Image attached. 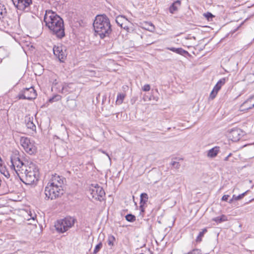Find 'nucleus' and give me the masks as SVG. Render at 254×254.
Listing matches in <instances>:
<instances>
[{"label": "nucleus", "instance_id": "obj_1", "mask_svg": "<svg viewBox=\"0 0 254 254\" xmlns=\"http://www.w3.org/2000/svg\"><path fill=\"white\" fill-rule=\"evenodd\" d=\"M44 22L51 34L60 39L65 36L64 20L56 12L52 10H46Z\"/></svg>", "mask_w": 254, "mask_h": 254}, {"label": "nucleus", "instance_id": "obj_2", "mask_svg": "<svg viewBox=\"0 0 254 254\" xmlns=\"http://www.w3.org/2000/svg\"><path fill=\"white\" fill-rule=\"evenodd\" d=\"M93 25L95 32L101 39L110 37L112 31V25L109 18L106 14L97 15Z\"/></svg>", "mask_w": 254, "mask_h": 254}, {"label": "nucleus", "instance_id": "obj_3", "mask_svg": "<svg viewBox=\"0 0 254 254\" xmlns=\"http://www.w3.org/2000/svg\"><path fill=\"white\" fill-rule=\"evenodd\" d=\"M25 167L24 174L26 182L25 183L26 184H31L35 181L38 180L37 177L39 174V169L36 165L32 162H30Z\"/></svg>", "mask_w": 254, "mask_h": 254}, {"label": "nucleus", "instance_id": "obj_4", "mask_svg": "<svg viewBox=\"0 0 254 254\" xmlns=\"http://www.w3.org/2000/svg\"><path fill=\"white\" fill-rule=\"evenodd\" d=\"M75 219L71 217H67L63 219L58 220L55 225L56 230L61 233H63L72 227Z\"/></svg>", "mask_w": 254, "mask_h": 254}, {"label": "nucleus", "instance_id": "obj_5", "mask_svg": "<svg viewBox=\"0 0 254 254\" xmlns=\"http://www.w3.org/2000/svg\"><path fill=\"white\" fill-rule=\"evenodd\" d=\"M65 180V179L64 178L58 175L57 174L53 175L51 180L46 187L45 190H54V188L58 189V190H63V189L61 188H62Z\"/></svg>", "mask_w": 254, "mask_h": 254}, {"label": "nucleus", "instance_id": "obj_6", "mask_svg": "<svg viewBox=\"0 0 254 254\" xmlns=\"http://www.w3.org/2000/svg\"><path fill=\"white\" fill-rule=\"evenodd\" d=\"M20 142L24 150L29 154L32 155L36 152L37 148L34 145V142L29 138L21 137Z\"/></svg>", "mask_w": 254, "mask_h": 254}, {"label": "nucleus", "instance_id": "obj_7", "mask_svg": "<svg viewBox=\"0 0 254 254\" xmlns=\"http://www.w3.org/2000/svg\"><path fill=\"white\" fill-rule=\"evenodd\" d=\"M53 51L55 56L58 59L61 63L65 62L66 59L67 53L66 47L63 45L56 46L53 47Z\"/></svg>", "mask_w": 254, "mask_h": 254}, {"label": "nucleus", "instance_id": "obj_8", "mask_svg": "<svg viewBox=\"0 0 254 254\" xmlns=\"http://www.w3.org/2000/svg\"><path fill=\"white\" fill-rule=\"evenodd\" d=\"M37 93L34 88L31 86L29 88H25L21 90L18 95L19 99H27L32 100L36 98Z\"/></svg>", "mask_w": 254, "mask_h": 254}, {"label": "nucleus", "instance_id": "obj_9", "mask_svg": "<svg viewBox=\"0 0 254 254\" xmlns=\"http://www.w3.org/2000/svg\"><path fill=\"white\" fill-rule=\"evenodd\" d=\"M15 7L21 11H28L32 4V0H11Z\"/></svg>", "mask_w": 254, "mask_h": 254}, {"label": "nucleus", "instance_id": "obj_10", "mask_svg": "<svg viewBox=\"0 0 254 254\" xmlns=\"http://www.w3.org/2000/svg\"><path fill=\"white\" fill-rule=\"evenodd\" d=\"M57 90L62 94H69L75 91V85L73 83L64 82L62 84V88L57 87Z\"/></svg>", "mask_w": 254, "mask_h": 254}, {"label": "nucleus", "instance_id": "obj_11", "mask_svg": "<svg viewBox=\"0 0 254 254\" xmlns=\"http://www.w3.org/2000/svg\"><path fill=\"white\" fill-rule=\"evenodd\" d=\"M243 132L242 130L238 128L231 129L228 134V137L234 142L239 141L241 136Z\"/></svg>", "mask_w": 254, "mask_h": 254}, {"label": "nucleus", "instance_id": "obj_12", "mask_svg": "<svg viewBox=\"0 0 254 254\" xmlns=\"http://www.w3.org/2000/svg\"><path fill=\"white\" fill-rule=\"evenodd\" d=\"M88 197H91L95 200L102 201L105 200V191H89Z\"/></svg>", "mask_w": 254, "mask_h": 254}, {"label": "nucleus", "instance_id": "obj_13", "mask_svg": "<svg viewBox=\"0 0 254 254\" xmlns=\"http://www.w3.org/2000/svg\"><path fill=\"white\" fill-rule=\"evenodd\" d=\"M148 196L147 193H142L140 194V209L141 212H144V205L147 202Z\"/></svg>", "mask_w": 254, "mask_h": 254}, {"label": "nucleus", "instance_id": "obj_14", "mask_svg": "<svg viewBox=\"0 0 254 254\" xmlns=\"http://www.w3.org/2000/svg\"><path fill=\"white\" fill-rule=\"evenodd\" d=\"M167 49L173 52L176 53L182 56H185L186 55H190L189 53L187 51L184 50L182 48H177L174 47H168Z\"/></svg>", "mask_w": 254, "mask_h": 254}, {"label": "nucleus", "instance_id": "obj_15", "mask_svg": "<svg viewBox=\"0 0 254 254\" xmlns=\"http://www.w3.org/2000/svg\"><path fill=\"white\" fill-rule=\"evenodd\" d=\"M181 1L180 0H177L175 1L169 7V12L172 14L174 13L178 10L179 8L181 6Z\"/></svg>", "mask_w": 254, "mask_h": 254}, {"label": "nucleus", "instance_id": "obj_16", "mask_svg": "<svg viewBox=\"0 0 254 254\" xmlns=\"http://www.w3.org/2000/svg\"><path fill=\"white\" fill-rule=\"evenodd\" d=\"M44 194L45 199L53 200L60 196V191H44Z\"/></svg>", "mask_w": 254, "mask_h": 254}, {"label": "nucleus", "instance_id": "obj_17", "mask_svg": "<svg viewBox=\"0 0 254 254\" xmlns=\"http://www.w3.org/2000/svg\"><path fill=\"white\" fill-rule=\"evenodd\" d=\"M11 162L13 167L16 166L17 167H21L23 166L24 163L18 157H14L11 158Z\"/></svg>", "mask_w": 254, "mask_h": 254}, {"label": "nucleus", "instance_id": "obj_18", "mask_svg": "<svg viewBox=\"0 0 254 254\" xmlns=\"http://www.w3.org/2000/svg\"><path fill=\"white\" fill-rule=\"evenodd\" d=\"M33 117H29L27 120H25L26 126L28 128L31 129L32 131L36 130V126L33 122Z\"/></svg>", "mask_w": 254, "mask_h": 254}, {"label": "nucleus", "instance_id": "obj_19", "mask_svg": "<svg viewBox=\"0 0 254 254\" xmlns=\"http://www.w3.org/2000/svg\"><path fill=\"white\" fill-rule=\"evenodd\" d=\"M218 147H214L209 150L207 152V156L210 158H214L218 154L219 149Z\"/></svg>", "mask_w": 254, "mask_h": 254}, {"label": "nucleus", "instance_id": "obj_20", "mask_svg": "<svg viewBox=\"0 0 254 254\" xmlns=\"http://www.w3.org/2000/svg\"><path fill=\"white\" fill-rule=\"evenodd\" d=\"M254 100H253L252 103H248L246 104L242 108V105H241L240 108L241 110L243 112H247L249 110H251L254 108Z\"/></svg>", "mask_w": 254, "mask_h": 254}, {"label": "nucleus", "instance_id": "obj_21", "mask_svg": "<svg viewBox=\"0 0 254 254\" xmlns=\"http://www.w3.org/2000/svg\"><path fill=\"white\" fill-rule=\"evenodd\" d=\"M52 83V86L53 87H55L57 89V87H60L59 85V79L57 75H53L51 78V81Z\"/></svg>", "mask_w": 254, "mask_h": 254}, {"label": "nucleus", "instance_id": "obj_22", "mask_svg": "<svg viewBox=\"0 0 254 254\" xmlns=\"http://www.w3.org/2000/svg\"><path fill=\"white\" fill-rule=\"evenodd\" d=\"M212 220L215 221L217 223H220L222 222L227 221L228 218L227 216L225 215H222L220 216H218L213 218Z\"/></svg>", "mask_w": 254, "mask_h": 254}, {"label": "nucleus", "instance_id": "obj_23", "mask_svg": "<svg viewBox=\"0 0 254 254\" xmlns=\"http://www.w3.org/2000/svg\"><path fill=\"white\" fill-rule=\"evenodd\" d=\"M126 97V95L123 93L118 94L116 101V104L121 105L123 103L124 100Z\"/></svg>", "mask_w": 254, "mask_h": 254}, {"label": "nucleus", "instance_id": "obj_24", "mask_svg": "<svg viewBox=\"0 0 254 254\" xmlns=\"http://www.w3.org/2000/svg\"><path fill=\"white\" fill-rule=\"evenodd\" d=\"M126 20L127 19L125 18V16L123 15H119L116 18V22L118 25L121 27H123V21Z\"/></svg>", "mask_w": 254, "mask_h": 254}, {"label": "nucleus", "instance_id": "obj_25", "mask_svg": "<svg viewBox=\"0 0 254 254\" xmlns=\"http://www.w3.org/2000/svg\"><path fill=\"white\" fill-rule=\"evenodd\" d=\"M62 99V96L59 94L54 95L52 97L49 99L50 103L58 101Z\"/></svg>", "mask_w": 254, "mask_h": 254}, {"label": "nucleus", "instance_id": "obj_26", "mask_svg": "<svg viewBox=\"0 0 254 254\" xmlns=\"http://www.w3.org/2000/svg\"><path fill=\"white\" fill-rule=\"evenodd\" d=\"M207 232L206 229H203L201 232H200L198 236L196 239V241L197 242H200L202 241V238L203 237L204 234Z\"/></svg>", "mask_w": 254, "mask_h": 254}, {"label": "nucleus", "instance_id": "obj_27", "mask_svg": "<svg viewBox=\"0 0 254 254\" xmlns=\"http://www.w3.org/2000/svg\"><path fill=\"white\" fill-rule=\"evenodd\" d=\"M126 219L130 222H133L135 221V216L131 214H127L126 216Z\"/></svg>", "mask_w": 254, "mask_h": 254}, {"label": "nucleus", "instance_id": "obj_28", "mask_svg": "<svg viewBox=\"0 0 254 254\" xmlns=\"http://www.w3.org/2000/svg\"><path fill=\"white\" fill-rule=\"evenodd\" d=\"M115 238L113 235H110L108 239V244L110 246H113L114 243L115 241Z\"/></svg>", "mask_w": 254, "mask_h": 254}, {"label": "nucleus", "instance_id": "obj_29", "mask_svg": "<svg viewBox=\"0 0 254 254\" xmlns=\"http://www.w3.org/2000/svg\"><path fill=\"white\" fill-rule=\"evenodd\" d=\"M247 192V191H245V192L242 193L241 194H239L238 196L233 195L232 198L231 199H230V201H231L233 199L236 200L241 199L246 195Z\"/></svg>", "mask_w": 254, "mask_h": 254}, {"label": "nucleus", "instance_id": "obj_30", "mask_svg": "<svg viewBox=\"0 0 254 254\" xmlns=\"http://www.w3.org/2000/svg\"><path fill=\"white\" fill-rule=\"evenodd\" d=\"M3 6H0V19L3 18L6 13L5 8H3Z\"/></svg>", "mask_w": 254, "mask_h": 254}, {"label": "nucleus", "instance_id": "obj_31", "mask_svg": "<svg viewBox=\"0 0 254 254\" xmlns=\"http://www.w3.org/2000/svg\"><path fill=\"white\" fill-rule=\"evenodd\" d=\"M170 165H171L174 168L177 169H179L181 166L180 163L175 161H172L170 163Z\"/></svg>", "mask_w": 254, "mask_h": 254}, {"label": "nucleus", "instance_id": "obj_32", "mask_svg": "<svg viewBox=\"0 0 254 254\" xmlns=\"http://www.w3.org/2000/svg\"><path fill=\"white\" fill-rule=\"evenodd\" d=\"M102 242H100L98 244H97L95 249H94V250L93 252V254H96L100 250V249L102 248Z\"/></svg>", "mask_w": 254, "mask_h": 254}, {"label": "nucleus", "instance_id": "obj_33", "mask_svg": "<svg viewBox=\"0 0 254 254\" xmlns=\"http://www.w3.org/2000/svg\"><path fill=\"white\" fill-rule=\"evenodd\" d=\"M91 186L92 187V188H94L95 189H96L97 190H103V188L101 187L98 184H97V183L95 182L94 183H92L91 185Z\"/></svg>", "mask_w": 254, "mask_h": 254}, {"label": "nucleus", "instance_id": "obj_34", "mask_svg": "<svg viewBox=\"0 0 254 254\" xmlns=\"http://www.w3.org/2000/svg\"><path fill=\"white\" fill-rule=\"evenodd\" d=\"M226 81V79L225 78H222L220 79L216 84L221 88L222 86H223L225 83Z\"/></svg>", "mask_w": 254, "mask_h": 254}, {"label": "nucleus", "instance_id": "obj_35", "mask_svg": "<svg viewBox=\"0 0 254 254\" xmlns=\"http://www.w3.org/2000/svg\"><path fill=\"white\" fill-rule=\"evenodd\" d=\"M254 100V95L250 96L247 100H246L242 104V108L246 104L250 102L252 103L253 100Z\"/></svg>", "mask_w": 254, "mask_h": 254}, {"label": "nucleus", "instance_id": "obj_36", "mask_svg": "<svg viewBox=\"0 0 254 254\" xmlns=\"http://www.w3.org/2000/svg\"><path fill=\"white\" fill-rule=\"evenodd\" d=\"M204 16L208 21L212 20L213 17H214L213 14L209 12H207V13H204Z\"/></svg>", "mask_w": 254, "mask_h": 254}, {"label": "nucleus", "instance_id": "obj_37", "mask_svg": "<svg viewBox=\"0 0 254 254\" xmlns=\"http://www.w3.org/2000/svg\"><path fill=\"white\" fill-rule=\"evenodd\" d=\"M217 93H218L217 92H216L214 90H212L209 95V98L212 100L214 99L215 98L216 96L217 95Z\"/></svg>", "mask_w": 254, "mask_h": 254}, {"label": "nucleus", "instance_id": "obj_38", "mask_svg": "<svg viewBox=\"0 0 254 254\" xmlns=\"http://www.w3.org/2000/svg\"><path fill=\"white\" fill-rule=\"evenodd\" d=\"M142 90L144 91H148L150 90V86L149 84H145L142 87Z\"/></svg>", "mask_w": 254, "mask_h": 254}, {"label": "nucleus", "instance_id": "obj_39", "mask_svg": "<svg viewBox=\"0 0 254 254\" xmlns=\"http://www.w3.org/2000/svg\"><path fill=\"white\" fill-rule=\"evenodd\" d=\"M220 89H221V88L216 84L214 86L213 90H214L215 91L218 92L220 90Z\"/></svg>", "mask_w": 254, "mask_h": 254}, {"label": "nucleus", "instance_id": "obj_40", "mask_svg": "<svg viewBox=\"0 0 254 254\" xmlns=\"http://www.w3.org/2000/svg\"><path fill=\"white\" fill-rule=\"evenodd\" d=\"M229 197V195H224L223 196V197L222 198V200L223 201H227Z\"/></svg>", "mask_w": 254, "mask_h": 254}, {"label": "nucleus", "instance_id": "obj_41", "mask_svg": "<svg viewBox=\"0 0 254 254\" xmlns=\"http://www.w3.org/2000/svg\"><path fill=\"white\" fill-rule=\"evenodd\" d=\"M3 174L4 176L6 177L7 178H8L10 176L9 173L8 171H6L3 173Z\"/></svg>", "mask_w": 254, "mask_h": 254}, {"label": "nucleus", "instance_id": "obj_42", "mask_svg": "<svg viewBox=\"0 0 254 254\" xmlns=\"http://www.w3.org/2000/svg\"><path fill=\"white\" fill-rule=\"evenodd\" d=\"M30 219H32L33 220H35V218L36 217V215L35 214H32L31 212H30Z\"/></svg>", "mask_w": 254, "mask_h": 254}, {"label": "nucleus", "instance_id": "obj_43", "mask_svg": "<svg viewBox=\"0 0 254 254\" xmlns=\"http://www.w3.org/2000/svg\"><path fill=\"white\" fill-rule=\"evenodd\" d=\"M106 100V96L105 95L103 97L102 102L103 103L104 102V101H105Z\"/></svg>", "mask_w": 254, "mask_h": 254}, {"label": "nucleus", "instance_id": "obj_44", "mask_svg": "<svg viewBox=\"0 0 254 254\" xmlns=\"http://www.w3.org/2000/svg\"><path fill=\"white\" fill-rule=\"evenodd\" d=\"M228 159H229V157H228V156H226V157L224 158V161H228Z\"/></svg>", "mask_w": 254, "mask_h": 254}, {"label": "nucleus", "instance_id": "obj_45", "mask_svg": "<svg viewBox=\"0 0 254 254\" xmlns=\"http://www.w3.org/2000/svg\"><path fill=\"white\" fill-rule=\"evenodd\" d=\"M232 154L230 153L229 154V155L227 156L229 158L230 157H231L232 156Z\"/></svg>", "mask_w": 254, "mask_h": 254}, {"label": "nucleus", "instance_id": "obj_46", "mask_svg": "<svg viewBox=\"0 0 254 254\" xmlns=\"http://www.w3.org/2000/svg\"><path fill=\"white\" fill-rule=\"evenodd\" d=\"M90 190L93 191V190H94V189H93V188H90Z\"/></svg>", "mask_w": 254, "mask_h": 254}, {"label": "nucleus", "instance_id": "obj_47", "mask_svg": "<svg viewBox=\"0 0 254 254\" xmlns=\"http://www.w3.org/2000/svg\"><path fill=\"white\" fill-rule=\"evenodd\" d=\"M12 200L14 201H17V200H16V199H12Z\"/></svg>", "mask_w": 254, "mask_h": 254}]
</instances>
